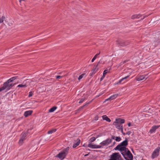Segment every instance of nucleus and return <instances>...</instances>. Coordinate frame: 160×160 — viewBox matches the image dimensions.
Returning <instances> with one entry per match:
<instances>
[{
	"label": "nucleus",
	"mask_w": 160,
	"mask_h": 160,
	"mask_svg": "<svg viewBox=\"0 0 160 160\" xmlns=\"http://www.w3.org/2000/svg\"><path fill=\"white\" fill-rule=\"evenodd\" d=\"M160 127V126H153L150 129L149 132L151 133H152L155 132V130Z\"/></svg>",
	"instance_id": "ddd939ff"
},
{
	"label": "nucleus",
	"mask_w": 160,
	"mask_h": 160,
	"mask_svg": "<svg viewBox=\"0 0 160 160\" xmlns=\"http://www.w3.org/2000/svg\"><path fill=\"white\" fill-rule=\"evenodd\" d=\"M148 16V15H145V16H143V18H141V20H143V19L145 18H146V17H147Z\"/></svg>",
	"instance_id": "4c0bfd02"
},
{
	"label": "nucleus",
	"mask_w": 160,
	"mask_h": 160,
	"mask_svg": "<svg viewBox=\"0 0 160 160\" xmlns=\"http://www.w3.org/2000/svg\"><path fill=\"white\" fill-rule=\"evenodd\" d=\"M118 95V94H115L113 95L110 96L109 98L106 99L105 101H107L109 100H111L115 99L117 97Z\"/></svg>",
	"instance_id": "4468645a"
},
{
	"label": "nucleus",
	"mask_w": 160,
	"mask_h": 160,
	"mask_svg": "<svg viewBox=\"0 0 160 160\" xmlns=\"http://www.w3.org/2000/svg\"><path fill=\"white\" fill-rule=\"evenodd\" d=\"M24 0H19V2H21V1H24Z\"/></svg>",
	"instance_id": "c03bdc74"
},
{
	"label": "nucleus",
	"mask_w": 160,
	"mask_h": 160,
	"mask_svg": "<svg viewBox=\"0 0 160 160\" xmlns=\"http://www.w3.org/2000/svg\"><path fill=\"white\" fill-rule=\"evenodd\" d=\"M28 135V133L27 132H23L22 133L21 135V137L19 140L18 143L20 145H22L23 143V141L24 140Z\"/></svg>",
	"instance_id": "423d86ee"
},
{
	"label": "nucleus",
	"mask_w": 160,
	"mask_h": 160,
	"mask_svg": "<svg viewBox=\"0 0 160 160\" xmlns=\"http://www.w3.org/2000/svg\"><path fill=\"white\" fill-rule=\"evenodd\" d=\"M80 140L79 139H77L76 141V142H75L73 145V148H74L76 147L77 146H78L80 144Z\"/></svg>",
	"instance_id": "a211bd4d"
},
{
	"label": "nucleus",
	"mask_w": 160,
	"mask_h": 160,
	"mask_svg": "<svg viewBox=\"0 0 160 160\" xmlns=\"http://www.w3.org/2000/svg\"><path fill=\"white\" fill-rule=\"evenodd\" d=\"M32 112V110H29L26 111L24 113V115L25 117H27L29 115H31Z\"/></svg>",
	"instance_id": "dca6fc26"
},
{
	"label": "nucleus",
	"mask_w": 160,
	"mask_h": 160,
	"mask_svg": "<svg viewBox=\"0 0 160 160\" xmlns=\"http://www.w3.org/2000/svg\"><path fill=\"white\" fill-rule=\"evenodd\" d=\"M111 142V140L110 139V138H108L101 142L100 144L102 146H108Z\"/></svg>",
	"instance_id": "1a4fd4ad"
},
{
	"label": "nucleus",
	"mask_w": 160,
	"mask_h": 160,
	"mask_svg": "<svg viewBox=\"0 0 160 160\" xmlns=\"http://www.w3.org/2000/svg\"><path fill=\"white\" fill-rule=\"evenodd\" d=\"M120 152L126 160H132L133 155L128 149L126 151H123Z\"/></svg>",
	"instance_id": "7ed1b4c3"
},
{
	"label": "nucleus",
	"mask_w": 160,
	"mask_h": 160,
	"mask_svg": "<svg viewBox=\"0 0 160 160\" xmlns=\"http://www.w3.org/2000/svg\"><path fill=\"white\" fill-rule=\"evenodd\" d=\"M128 126L129 127L131 126V123L130 122H129L128 123Z\"/></svg>",
	"instance_id": "a19ab883"
},
{
	"label": "nucleus",
	"mask_w": 160,
	"mask_h": 160,
	"mask_svg": "<svg viewBox=\"0 0 160 160\" xmlns=\"http://www.w3.org/2000/svg\"><path fill=\"white\" fill-rule=\"evenodd\" d=\"M115 122L117 123H119L122 124L124 123L125 120L124 119L120 118L116 119Z\"/></svg>",
	"instance_id": "f3484780"
},
{
	"label": "nucleus",
	"mask_w": 160,
	"mask_h": 160,
	"mask_svg": "<svg viewBox=\"0 0 160 160\" xmlns=\"http://www.w3.org/2000/svg\"><path fill=\"white\" fill-rule=\"evenodd\" d=\"M30 81H31V82H30L31 83L32 82H35V83H38V82L37 81V80H29Z\"/></svg>",
	"instance_id": "c9c22d12"
},
{
	"label": "nucleus",
	"mask_w": 160,
	"mask_h": 160,
	"mask_svg": "<svg viewBox=\"0 0 160 160\" xmlns=\"http://www.w3.org/2000/svg\"><path fill=\"white\" fill-rule=\"evenodd\" d=\"M89 153L88 154H85L84 155V156L85 157H86V156H88V155Z\"/></svg>",
	"instance_id": "79ce46f5"
},
{
	"label": "nucleus",
	"mask_w": 160,
	"mask_h": 160,
	"mask_svg": "<svg viewBox=\"0 0 160 160\" xmlns=\"http://www.w3.org/2000/svg\"><path fill=\"white\" fill-rule=\"evenodd\" d=\"M115 140L117 142H119L121 140V138L120 137H115Z\"/></svg>",
	"instance_id": "c85d7f7f"
},
{
	"label": "nucleus",
	"mask_w": 160,
	"mask_h": 160,
	"mask_svg": "<svg viewBox=\"0 0 160 160\" xmlns=\"http://www.w3.org/2000/svg\"><path fill=\"white\" fill-rule=\"evenodd\" d=\"M85 100V99L84 98H82L80 99V100L79 102V103H81L83 102V101Z\"/></svg>",
	"instance_id": "2f4dec72"
},
{
	"label": "nucleus",
	"mask_w": 160,
	"mask_h": 160,
	"mask_svg": "<svg viewBox=\"0 0 160 160\" xmlns=\"http://www.w3.org/2000/svg\"><path fill=\"white\" fill-rule=\"evenodd\" d=\"M148 16V15H145V16H143V18H141V20H143V19L145 18H146V17H147Z\"/></svg>",
	"instance_id": "58836bf2"
},
{
	"label": "nucleus",
	"mask_w": 160,
	"mask_h": 160,
	"mask_svg": "<svg viewBox=\"0 0 160 160\" xmlns=\"http://www.w3.org/2000/svg\"><path fill=\"white\" fill-rule=\"evenodd\" d=\"M160 151V147L158 146L152 152L151 156L152 158L154 159L158 157L159 155Z\"/></svg>",
	"instance_id": "39448f33"
},
{
	"label": "nucleus",
	"mask_w": 160,
	"mask_h": 160,
	"mask_svg": "<svg viewBox=\"0 0 160 160\" xmlns=\"http://www.w3.org/2000/svg\"><path fill=\"white\" fill-rule=\"evenodd\" d=\"M33 93L31 91L29 92V94L28 95V97H30L32 96L33 95Z\"/></svg>",
	"instance_id": "7c9ffc66"
},
{
	"label": "nucleus",
	"mask_w": 160,
	"mask_h": 160,
	"mask_svg": "<svg viewBox=\"0 0 160 160\" xmlns=\"http://www.w3.org/2000/svg\"><path fill=\"white\" fill-rule=\"evenodd\" d=\"M115 137L114 136L112 135L111 136V138H110V139L111 140V141H112V139H114L115 138Z\"/></svg>",
	"instance_id": "f704fd0d"
},
{
	"label": "nucleus",
	"mask_w": 160,
	"mask_h": 160,
	"mask_svg": "<svg viewBox=\"0 0 160 160\" xmlns=\"http://www.w3.org/2000/svg\"><path fill=\"white\" fill-rule=\"evenodd\" d=\"M115 123V125L116 127L118 129H119L122 133L123 135H125V133H123V129L122 127V125L119 123H117L116 122H114Z\"/></svg>",
	"instance_id": "9d476101"
},
{
	"label": "nucleus",
	"mask_w": 160,
	"mask_h": 160,
	"mask_svg": "<svg viewBox=\"0 0 160 160\" xmlns=\"http://www.w3.org/2000/svg\"><path fill=\"white\" fill-rule=\"evenodd\" d=\"M131 133V132H127L125 134L129 135Z\"/></svg>",
	"instance_id": "ea45409f"
},
{
	"label": "nucleus",
	"mask_w": 160,
	"mask_h": 160,
	"mask_svg": "<svg viewBox=\"0 0 160 160\" xmlns=\"http://www.w3.org/2000/svg\"><path fill=\"white\" fill-rule=\"evenodd\" d=\"M105 76H103V75H102V77L101 78H100V81H102L104 78L105 77Z\"/></svg>",
	"instance_id": "e433bc0d"
},
{
	"label": "nucleus",
	"mask_w": 160,
	"mask_h": 160,
	"mask_svg": "<svg viewBox=\"0 0 160 160\" xmlns=\"http://www.w3.org/2000/svg\"><path fill=\"white\" fill-rule=\"evenodd\" d=\"M10 82H8L7 81L4 82L3 84V86L0 88V92L5 90V92H6L12 88L14 85V84L12 83H10Z\"/></svg>",
	"instance_id": "20e7f679"
},
{
	"label": "nucleus",
	"mask_w": 160,
	"mask_h": 160,
	"mask_svg": "<svg viewBox=\"0 0 160 160\" xmlns=\"http://www.w3.org/2000/svg\"><path fill=\"white\" fill-rule=\"evenodd\" d=\"M147 75L146 74L145 75H142L139 76L137 78H136V80L137 81H139L141 80H145L147 78H148V77H147Z\"/></svg>",
	"instance_id": "9b49d317"
},
{
	"label": "nucleus",
	"mask_w": 160,
	"mask_h": 160,
	"mask_svg": "<svg viewBox=\"0 0 160 160\" xmlns=\"http://www.w3.org/2000/svg\"><path fill=\"white\" fill-rule=\"evenodd\" d=\"M31 82V81H30L29 79H27L24 81L22 84H19L17 87L21 88L26 87L28 86Z\"/></svg>",
	"instance_id": "0eeeda50"
},
{
	"label": "nucleus",
	"mask_w": 160,
	"mask_h": 160,
	"mask_svg": "<svg viewBox=\"0 0 160 160\" xmlns=\"http://www.w3.org/2000/svg\"><path fill=\"white\" fill-rule=\"evenodd\" d=\"M118 44H119L121 46H124L128 45V43L127 42H125L122 40L120 41L119 42Z\"/></svg>",
	"instance_id": "2eb2a0df"
},
{
	"label": "nucleus",
	"mask_w": 160,
	"mask_h": 160,
	"mask_svg": "<svg viewBox=\"0 0 160 160\" xmlns=\"http://www.w3.org/2000/svg\"><path fill=\"white\" fill-rule=\"evenodd\" d=\"M129 76H127L125 77L124 78H122L121 79L119 80L118 82L117 83V84H118L120 83L123 81L128 78L129 77Z\"/></svg>",
	"instance_id": "5701e85b"
},
{
	"label": "nucleus",
	"mask_w": 160,
	"mask_h": 160,
	"mask_svg": "<svg viewBox=\"0 0 160 160\" xmlns=\"http://www.w3.org/2000/svg\"><path fill=\"white\" fill-rule=\"evenodd\" d=\"M56 131V129L53 128V129H52L49 130V131H48V134H51L52 133H53L55 132Z\"/></svg>",
	"instance_id": "4be33fe9"
},
{
	"label": "nucleus",
	"mask_w": 160,
	"mask_h": 160,
	"mask_svg": "<svg viewBox=\"0 0 160 160\" xmlns=\"http://www.w3.org/2000/svg\"><path fill=\"white\" fill-rule=\"evenodd\" d=\"M96 140V138L95 137H92L89 140V142H90V143H91V142H93V141H95V140Z\"/></svg>",
	"instance_id": "bb28decb"
},
{
	"label": "nucleus",
	"mask_w": 160,
	"mask_h": 160,
	"mask_svg": "<svg viewBox=\"0 0 160 160\" xmlns=\"http://www.w3.org/2000/svg\"><path fill=\"white\" fill-rule=\"evenodd\" d=\"M57 107H53L49 110V112H53L57 109Z\"/></svg>",
	"instance_id": "b1692460"
},
{
	"label": "nucleus",
	"mask_w": 160,
	"mask_h": 160,
	"mask_svg": "<svg viewBox=\"0 0 160 160\" xmlns=\"http://www.w3.org/2000/svg\"><path fill=\"white\" fill-rule=\"evenodd\" d=\"M128 62L127 60H125L124 61L122 62H121L120 64V65H122V64L125 63L127 62Z\"/></svg>",
	"instance_id": "72a5a7b5"
},
{
	"label": "nucleus",
	"mask_w": 160,
	"mask_h": 160,
	"mask_svg": "<svg viewBox=\"0 0 160 160\" xmlns=\"http://www.w3.org/2000/svg\"><path fill=\"white\" fill-rule=\"evenodd\" d=\"M85 73H83V74H81L79 77L78 78V80H80L81 79L83 78V77L85 76Z\"/></svg>",
	"instance_id": "cd10ccee"
},
{
	"label": "nucleus",
	"mask_w": 160,
	"mask_h": 160,
	"mask_svg": "<svg viewBox=\"0 0 160 160\" xmlns=\"http://www.w3.org/2000/svg\"><path fill=\"white\" fill-rule=\"evenodd\" d=\"M108 72V70H105L103 72V75L105 76L106 74Z\"/></svg>",
	"instance_id": "c756f323"
},
{
	"label": "nucleus",
	"mask_w": 160,
	"mask_h": 160,
	"mask_svg": "<svg viewBox=\"0 0 160 160\" xmlns=\"http://www.w3.org/2000/svg\"><path fill=\"white\" fill-rule=\"evenodd\" d=\"M18 78V76H14L9 79L7 81H8V82H11L13 81L16 79Z\"/></svg>",
	"instance_id": "aec40b11"
},
{
	"label": "nucleus",
	"mask_w": 160,
	"mask_h": 160,
	"mask_svg": "<svg viewBox=\"0 0 160 160\" xmlns=\"http://www.w3.org/2000/svg\"><path fill=\"white\" fill-rule=\"evenodd\" d=\"M83 146H84V147H87V146H85L84 145H83Z\"/></svg>",
	"instance_id": "49530a36"
},
{
	"label": "nucleus",
	"mask_w": 160,
	"mask_h": 160,
	"mask_svg": "<svg viewBox=\"0 0 160 160\" xmlns=\"http://www.w3.org/2000/svg\"><path fill=\"white\" fill-rule=\"evenodd\" d=\"M5 17L4 16H2L0 18V23H2L5 20Z\"/></svg>",
	"instance_id": "393cba45"
},
{
	"label": "nucleus",
	"mask_w": 160,
	"mask_h": 160,
	"mask_svg": "<svg viewBox=\"0 0 160 160\" xmlns=\"http://www.w3.org/2000/svg\"><path fill=\"white\" fill-rule=\"evenodd\" d=\"M100 63V62H98L97 65L96 66H95L94 67L93 69L92 70V72L90 73V75L92 76V75L94 74L98 70V68H99V64Z\"/></svg>",
	"instance_id": "6e6552de"
},
{
	"label": "nucleus",
	"mask_w": 160,
	"mask_h": 160,
	"mask_svg": "<svg viewBox=\"0 0 160 160\" xmlns=\"http://www.w3.org/2000/svg\"><path fill=\"white\" fill-rule=\"evenodd\" d=\"M116 143V142L115 141L114 142H113V145H112V146H114L115 144Z\"/></svg>",
	"instance_id": "37998d69"
},
{
	"label": "nucleus",
	"mask_w": 160,
	"mask_h": 160,
	"mask_svg": "<svg viewBox=\"0 0 160 160\" xmlns=\"http://www.w3.org/2000/svg\"><path fill=\"white\" fill-rule=\"evenodd\" d=\"M102 117L103 120H106L107 122H110L111 121L110 119L106 115H103Z\"/></svg>",
	"instance_id": "412c9836"
},
{
	"label": "nucleus",
	"mask_w": 160,
	"mask_h": 160,
	"mask_svg": "<svg viewBox=\"0 0 160 160\" xmlns=\"http://www.w3.org/2000/svg\"><path fill=\"white\" fill-rule=\"evenodd\" d=\"M128 144V140L126 139L119 144H118L117 146L114 148V149L115 150H118L120 151V152L123 151H126V150H127L128 149L126 148V147Z\"/></svg>",
	"instance_id": "f257e3e1"
},
{
	"label": "nucleus",
	"mask_w": 160,
	"mask_h": 160,
	"mask_svg": "<svg viewBox=\"0 0 160 160\" xmlns=\"http://www.w3.org/2000/svg\"><path fill=\"white\" fill-rule=\"evenodd\" d=\"M85 106V105H83V106H82V108H83V107H84Z\"/></svg>",
	"instance_id": "a18cd8bd"
},
{
	"label": "nucleus",
	"mask_w": 160,
	"mask_h": 160,
	"mask_svg": "<svg viewBox=\"0 0 160 160\" xmlns=\"http://www.w3.org/2000/svg\"><path fill=\"white\" fill-rule=\"evenodd\" d=\"M88 147L92 148H100L102 147L101 145H97L96 144H93L92 143H90L88 145Z\"/></svg>",
	"instance_id": "f8f14e48"
},
{
	"label": "nucleus",
	"mask_w": 160,
	"mask_h": 160,
	"mask_svg": "<svg viewBox=\"0 0 160 160\" xmlns=\"http://www.w3.org/2000/svg\"><path fill=\"white\" fill-rule=\"evenodd\" d=\"M69 149V148L67 147L62 151L59 154H57L56 157L59 158L61 160H63L66 157L68 153V151Z\"/></svg>",
	"instance_id": "f03ea898"
},
{
	"label": "nucleus",
	"mask_w": 160,
	"mask_h": 160,
	"mask_svg": "<svg viewBox=\"0 0 160 160\" xmlns=\"http://www.w3.org/2000/svg\"><path fill=\"white\" fill-rule=\"evenodd\" d=\"M100 53V52L99 53H97L96 54L94 57L93 58L92 60V62H94V61L96 59V58H97L98 56Z\"/></svg>",
	"instance_id": "a878e982"
},
{
	"label": "nucleus",
	"mask_w": 160,
	"mask_h": 160,
	"mask_svg": "<svg viewBox=\"0 0 160 160\" xmlns=\"http://www.w3.org/2000/svg\"><path fill=\"white\" fill-rule=\"evenodd\" d=\"M62 76H56V78L57 79H60L62 77Z\"/></svg>",
	"instance_id": "473e14b6"
},
{
	"label": "nucleus",
	"mask_w": 160,
	"mask_h": 160,
	"mask_svg": "<svg viewBox=\"0 0 160 160\" xmlns=\"http://www.w3.org/2000/svg\"><path fill=\"white\" fill-rule=\"evenodd\" d=\"M141 15L139 14H134L132 16L131 18L132 19H135V18H139Z\"/></svg>",
	"instance_id": "6ab92c4d"
}]
</instances>
